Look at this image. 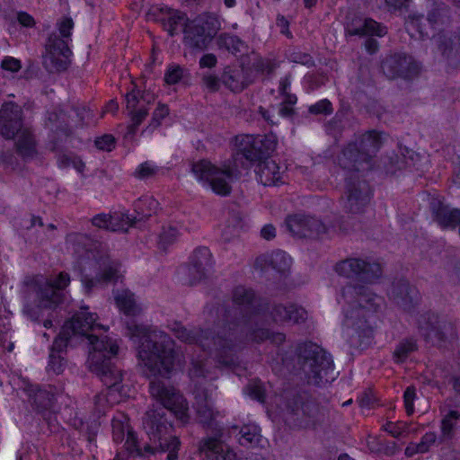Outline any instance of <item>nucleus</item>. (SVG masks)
I'll return each instance as SVG.
<instances>
[{
    "label": "nucleus",
    "mask_w": 460,
    "mask_h": 460,
    "mask_svg": "<svg viewBox=\"0 0 460 460\" xmlns=\"http://www.w3.org/2000/svg\"><path fill=\"white\" fill-rule=\"evenodd\" d=\"M259 306L252 290L238 287L234 291L233 308L217 309V313L224 312V319L214 331L187 330L177 322L169 326L176 338L187 343H199L211 358L193 359L190 369V376L196 383L193 394L198 419L208 427H212L214 422L217 426V420L222 414L213 407L212 389L202 387L199 379L214 380L217 377L219 367L234 365L244 338L255 342L270 339L275 344H281L286 339L281 332L270 333L269 330L259 326L261 319Z\"/></svg>",
    "instance_id": "f257e3e1"
},
{
    "label": "nucleus",
    "mask_w": 460,
    "mask_h": 460,
    "mask_svg": "<svg viewBox=\"0 0 460 460\" xmlns=\"http://www.w3.org/2000/svg\"><path fill=\"white\" fill-rule=\"evenodd\" d=\"M96 313L89 311L88 306H82L71 319L65 322L61 332L53 342V349L62 350L69 343L77 340L88 341L87 367L91 372H102L107 367L106 361L114 358L119 352L116 340L104 335L109 330L98 322Z\"/></svg>",
    "instance_id": "f03ea898"
},
{
    "label": "nucleus",
    "mask_w": 460,
    "mask_h": 460,
    "mask_svg": "<svg viewBox=\"0 0 460 460\" xmlns=\"http://www.w3.org/2000/svg\"><path fill=\"white\" fill-rule=\"evenodd\" d=\"M427 18L412 14L406 21V30L412 38H429L447 58L460 60V35L449 30V9L445 4L430 3Z\"/></svg>",
    "instance_id": "7ed1b4c3"
},
{
    "label": "nucleus",
    "mask_w": 460,
    "mask_h": 460,
    "mask_svg": "<svg viewBox=\"0 0 460 460\" xmlns=\"http://www.w3.org/2000/svg\"><path fill=\"white\" fill-rule=\"evenodd\" d=\"M127 329V335L138 345V358L149 375L169 377L177 358L172 340L162 331L134 323H128Z\"/></svg>",
    "instance_id": "20e7f679"
},
{
    "label": "nucleus",
    "mask_w": 460,
    "mask_h": 460,
    "mask_svg": "<svg viewBox=\"0 0 460 460\" xmlns=\"http://www.w3.org/2000/svg\"><path fill=\"white\" fill-rule=\"evenodd\" d=\"M343 313V336L353 341L368 330L367 317L383 303L381 296L373 293L368 287L348 285L341 289L337 298Z\"/></svg>",
    "instance_id": "39448f33"
},
{
    "label": "nucleus",
    "mask_w": 460,
    "mask_h": 460,
    "mask_svg": "<svg viewBox=\"0 0 460 460\" xmlns=\"http://www.w3.org/2000/svg\"><path fill=\"white\" fill-rule=\"evenodd\" d=\"M297 375L310 385H323L335 379L332 357L320 346L305 342L297 348Z\"/></svg>",
    "instance_id": "423d86ee"
},
{
    "label": "nucleus",
    "mask_w": 460,
    "mask_h": 460,
    "mask_svg": "<svg viewBox=\"0 0 460 460\" xmlns=\"http://www.w3.org/2000/svg\"><path fill=\"white\" fill-rule=\"evenodd\" d=\"M69 283L70 277L65 272L51 278L41 275L27 277L24 280L26 309L31 310L29 303L32 302L39 309L55 310L63 301L62 290Z\"/></svg>",
    "instance_id": "0eeeda50"
},
{
    "label": "nucleus",
    "mask_w": 460,
    "mask_h": 460,
    "mask_svg": "<svg viewBox=\"0 0 460 460\" xmlns=\"http://www.w3.org/2000/svg\"><path fill=\"white\" fill-rule=\"evenodd\" d=\"M382 143L380 132H366L348 144L339 155L338 164L349 172L369 170L372 166L371 160L377 154Z\"/></svg>",
    "instance_id": "6e6552de"
},
{
    "label": "nucleus",
    "mask_w": 460,
    "mask_h": 460,
    "mask_svg": "<svg viewBox=\"0 0 460 460\" xmlns=\"http://www.w3.org/2000/svg\"><path fill=\"white\" fill-rule=\"evenodd\" d=\"M0 133L7 139L17 137L16 148L23 157L34 155L35 140L30 128L23 126L22 109L17 104L6 102L0 109Z\"/></svg>",
    "instance_id": "1a4fd4ad"
},
{
    "label": "nucleus",
    "mask_w": 460,
    "mask_h": 460,
    "mask_svg": "<svg viewBox=\"0 0 460 460\" xmlns=\"http://www.w3.org/2000/svg\"><path fill=\"white\" fill-rule=\"evenodd\" d=\"M74 22L71 18H64L58 23V32L49 35L45 46L43 66L51 73L64 71L67 68L71 50L68 43Z\"/></svg>",
    "instance_id": "9d476101"
},
{
    "label": "nucleus",
    "mask_w": 460,
    "mask_h": 460,
    "mask_svg": "<svg viewBox=\"0 0 460 460\" xmlns=\"http://www.w3.org/2000/svg\"><path fill=\"white\" fill-rule=\"evenodd\" d=\"M191 171L204 188L220 196H228L236 180L234 169L226 164L217 165L208 160H200L192 164Z\"/></svg>",
    "instance_id": "9b49d317"
},
{
    "label": "nucleus",
    "mask_w": 460,
    "mask_h": 460,
    "mask_svg": "<svg viewBox=\"0 0 460 460\" xmlns=\"http://www.w3.org/2000/svg\"><path fill=\"white\" fill-rule=\"evenodd\" d=\"M151 396L159 402L164 409L170 411L175 418L185 424L190 420L189 404L184 396L173 386L160 380H153L149 385Z\"/></svg>",
    "instance_id": "f8f14e48"
},
{
    "label": "nucleus",
    "mask_w": 460,
    "mask_h": 460,
    "mask_svg": "<svg viewBox=\"0 0 460 460\" xmlns=\"http://www.w3.org/2000/svg\"><path fill=\"white\" fill-rule=\"evenodd\" d=\"M87 260L86 264L90 268H96L94 275L84 273L82 277V282L87 290L117 282L122 277V265L108 255L91 260L88 254Z\"/></svg>",
    "instance_id": "ddd939ff"
},
{
    "label": "nucleus",
    "mask_w": 460,
    "mask_h": 460,
    "mask_svg": "<svg viewBox=\"0 0 460 460\" xmlns=\"http://www.w3.org/2000/svg\"><path fill=\"white\" fill-rule=\"evenodd\" d=\"M142 425L150 441L147 445L164 447V441L172 437V425L165 418L164 410L162 408H150L143 418Z\"/></svg>",
    "instance_id": "4468645a"
},
{
    "label": "nucleus",
    "mask_w": 460,
    "mask_h": 460,
    "mask_svg": "<svg viewBox=\"0 0 460 460\" xmlns=\"http://www.w3.org/2000/svg\"><path fill=\"white\" fill-rule=\"evenodd\" d=\"M107 367L103 371L93 372L96 374L107 386V389L95 396L94 405L99 414L104 412L109 405H112L119 402L116 393L119 385L122 380L120 370L111 364V359L105 360Z\"/></svg>",
    "instance_id": "2eb2a0df"
},
{
    "label": "nucleus",
    "mask_w": 460,
    "mask_h": 460,
    "mask_svg": "<svg viewBox=\"0 0 460 460\" xmlns=\"http://www.w3.org/2000/svg\"><path fill=\"white\" fill-rule=\"evenodd\" d=\"M418 329L425 340L441 342L455 334L453 324L444 316L434 313H425L418 319Z\"/></svg>",
    "instance_id": "dca6fc26"
},
{
    "label": "nucleus",
    "mask_w": 460,
    "mask_h": 460,
    "mask_svg": "<svg viewBox=\"0 0 460 460\" xmlns=\"http://www.w3.org/2000/svg\"><path fill=\"white\" fill-rule=\"evenodd\" d=\"M335 270L345 278L367 283L373 282L381 275V267L378 263L355 258L339 262Z\"/></svg>",
    "instance_id": "f3484780"
},
{
    "label": "nucleus",
    "mask_w": 460,
    "mask_h": 460,
    "mask_svg": "<svg viewBox=\"0 0 460 460\" xmlns=\"http://www.w3.org/2000/svg\"><path fill=\"white\" fill-rule=\"evenodd\" d=\"M382 70L389 79H411L419 74L420 66L411 56L399 53L385 58Z\"/></svg>",
    "instance_id": "a211bd4d"
},
{
    "label": "nucleus",
    "mask_w": 460,
    "mask_h": 460,
    "mask_svg": "<svg viewBox=\"0 0 460 460\" xmlns=\"http://www.w3.org/2000/svg\"><path fill=\"white\" fill-rule=\"evenodd\" d=\"M371 190L366 181L348 178L346 198L343 199V208L351 214L364 212L370 201Z\"/></svg>",
    "instance_id": "6ab92c4d"
},
{
    "label": "nucleus",
    "mask_w": 460,
    "mask_h": 460,
    "mask_svg": "<svg viewBox=\"0 0 460 460\" xmlns=\"http://www.w3.org/2000/svg\"><path fill=\"white\" fill-rule=\"evenodd\" d=\"M287 226L294 235L300 237H313L325 231V226L322 221L305 215L288 217Z\"/></svg>",
    "instance_id": "aec40b11"
},
{
    "label": "nucleus",
    "mask_w": 460,
    "mask_h": 460,
    "mask_svg": "<svg viewBox=\"0 0 460 460\" xmlns=\"http://www.w3.org/2000/svg\"><path fill=\"white\" fill-rule=\"evenodd\" d=\"M213 37L212 31L205 27L203 19L197 18L185 28L184 43L194 50L207 49Z\"/></svg>",
    "instance_id": "412c9836"
},
{
    "label": "nucleus",
    "mask_w": 460,
    "mask_h": 460,
    "mask_svg": "<svg viewBox=\"0 0 460 460\" xmlns=\"http://www.w3.org/2000/svg\"><path fill=\"white\" fill-rule=\"evenodd\" d=\"M270 316L277 324L292 325L304 322L307 313L303 307L294 304H279L271 306Z\"/></svg>",
    "instance_id": "4be33fe9"
},
{
    "label": "nucleus",
    "mask_w": 460,
    "mask_h": 460,
    "mask_svg": "<svg viewBox=\"0 0 460 460\" xmlns=\"http://www.w3.org/2000/svg\"><path fill=\"white\" fill-rule=\"evenodd\" d=\"M112 435L116 442H121L126 437L125 447L129 452L143 455L142 447L139 445L135 433L130 429L127 417L119 413L112 420Z\"/></svg>",
    "instance_id": "5701e85b"
},
{
    "label": "nucleus",
    "mask_w": 460,
    "mask_h": 460,
    "mask_svg": "<svg viewBox=\"0 0 460 460\" xmlns=\"http://www.w3.org/2000/svg\"><path fill=\"white\" fill-rule=\"evenodd\" d=\"M213 269L212 254L208 248L199 247L196 249L190 258L189 273L190 283L194 284L207 277Z\"/></svg>",
    "instance_id": "b1692460"
},
{
    "label": "nucleus",
    "mask_w": 460,
    "mask_h": 460,
    "mask_svg": "<svg viewBox=\"0 0 460 460\" xmlns=\"http://www.w3.org/2000/svg\"><path fill=\"white\" fill-rule=\"evenodd\" d=\"M258 181L264 186H273L283 182L285 169L274 160L266 158L257 160L254 169Z\"/></svg>",
    "instance_id": "393cba45"
},
{
    "label": "nucleus",
    "mask_w": 460,
    "mask_h": 460,
    "mask_svg": "<svg viewBox=\"0 0 460 460\" xmlns=\"http://www.w3.org/2000/svg\"><path fill=\"white\" fill-rule=\"evenodd\" d=\"M291 263V258L285 252L277 251L260 255L255 261V267L265 272L274 270L285 273L290 269Z\"/></svg>",
    "instance_id": "a878e982"
},
{
    "label": "nucleus",
    "mask_w": 460,
    "mask_h": 460,
    "mask_svg": "<svg viewBox=\"0 0 460 460\" xmlns=\"http://www.w3.org/2000/svg\"><path fill=\"white\" fill-rule=\"evenodd\" d=\"M389 296L391 299L405 311H410L419 299L417 290L404 280L393 284Z\"/></svg>",
    "instance_id": "bb28decb"
},
{
    "label": "nucleus",
    "mask_w": 460,
    "mask_h": 460,
    "mask_svg": "<svg viewBox=\"0 0 460 460\" xmlns=\"http://www.w3.org/2000/svg\"><path fill=\"white\" fill-rule=\"evenodd\" d=\"M263 137L261 136L240 135L235 137L234 144L236 149L241 153L246 160L250 162H257L262 157Z\"/></svg>",
    "instance_id": "cd10ccee"
},
{
    "label": "nucleus",
    "mask_w": 460,
    "mask_h": 460,
    "mask_svg": "<svg viewBox=\"0 0 460 460\" xmlns=\"http://www.w3.org/2000/svg\"><path fill=\"white\" fill-rule=\"evenodd\" d=\"M92 223L98 228L116 232L128 230L133 225V220L124 213L99 214L92 219Z\"/></svg>",
    "instance_id": "c85d7f7f"
},
{
    "label": "nucleus",
    "mask_w": 460,
    "mask_h": 460,
    "mask_svg": "<svg viewBox=\"0 0 460 460\" xmlns=\"http://www.w3.org/2000/svg\"><path fill=\"white\" fill-rule=\"evenodd\" d=\"M435 220L443 229H454L460 225V210L438 200L431 203Z\"/></svg>",
    "instance_id": "c756f323"
},
{
    "label": "nucleus",
    "mask_w": 460,
    "mask_h": 460,
    "mask_svg": "<svg viewBox=\"0 0 460 460\" xmlns=\"http://www.w3.org/2000/svg\"><path fill=\"white\" fill-rule=\"evenodd\" d=\"M208 460H237L235 454L217 438H208L199 447Z\"/></svg>",
    "instance_id": "7c9ffc66"
},
{
    "label": "nucleus",
    "mask_w": 460,
    "mask_h": 460,
    "mask_svg": "<svg viewBox=\"0 0 460 460\" xmlns=\"http://www.w3.org/2000/svg\"><path fill=\"white\" fill-rule=\"evenodd\" d=\"M420 161V155L413 150L404 149L402 151L401 155H396L395 159L391 158L388 165V172L391 173L396 172L404 169L419 170L420 166L418 162Z\"/></svg>",
    "instance_id": "2f4dec72"
},
{
    "label": "nucleus",
    "mask_w": 460,
    "mask_h": 460,
    "mask_svg": "<svg viewBox=\"0 0 460 460\" xmlns=\"http://www.w3.org/2000/svg\"><path fill=\"white\" fill-rule=\"evenodd\" d=\"M117 307L125 315L135 316L141 313L142 308L137 303L134 294L128 289L118 290L114 293Z\"/></svg>",
    "instance_id": "473e14b6"
},
{
    "label": "nucleus",
    "mask_w": 460,
    "mask_h": 460,
    "mask_svg": "<svg viewBox=\"0 0 460 460\" xmlns=\"http://www.w3.org/2000/svg\"><path fill=\"white\" fill-rule=\"evenodd\" d=\"M441 413V421H440V440H449L452 439L456 429L457 427V423L460 420V412L456 410H448L447 411L445 408L440 409Z\"/></svg>",
    "instance_id": "72a5a7b5"
},
{
    "label": "nucleus",
    "mask_w": 460,
    "mask_h": 460,
    "mask_svg": "<svg viewBox=\"0 0 460 460\" xmlns=\"http://www.w3.org/2000/svg\"><path fill=\"white\" fill-rule=\"evenodd\" d=\"M186 14L177 11L169 9L166 16L164 18V26L171 36L183 32L185 34V28L190 23Z\"/></svg>",
    "instance_id": "f704fd0d"
},
{
    "label": "nucleus",
    "mask_w": 460,
    "mask_h": 460,
    "mask_svg": "<svg viewBox=\"0 0 460 460\" xmlns=\"http://www.w3.org/2000/svg\"><path fill=\"white\" fill-rule=\"evenodd\" d=\"M346 31L348 34L354 36L371 35L382 37L386 33V29L372 19H365L364 21H359L358 26L353 24L348 25Z\"/></svg>",
    "instance_id": "c9c22d12"
},
{
    "label": "nucleus",
    "mask_w": 460,
    "mask_h": 460,
    "mask_svg": "<svg viewBox=\"0 0 460 460\" xmlns=\"http://www.w3.org/2000/svg\"><path fill=\"white\" fill-rule=\"evenodd\" d=\"M164 447H155V445H145L142 448L143 455L141 456L154 455L156 452H168L167 460H176L177 450L180 447V440L177 437H170V439L165 440Z\"/></svg>",
    "instance_id": "e433bc0d"
},
{
    "label": "nucleus",
    "mask_w": 460,
    "mask_h": 460,
    "mask_svg": "<svg viewBox=\"0 0 460 460\" xmlns=\"http://www.w3.org/2000/svg\"><path fill=\"white\" fill-rule=\"evenodd\" d=\"M444 440H440L435 432H427L424 434L419 443L410 444L405 450L409 456L413 454H423L428 452L430 447L436 444H440Z\"/></svg>",
    "instance_id": "4c0bfd02"
},
{
    "label": "nucleus",
    "mask_w": 460,
    "mask_h": 460,
    "mask_svg": "<svg viewBox=\"0 0 460 460\" xmlns=\"http://www.w3.org/2000/svg\"><path fill=\"white\" fill-rule=\"evenodd\" d=\"M222 80L225 85L234 92L242 91L245 86L242 70L226 71L222 75Z\"/></svg>",
    "instance_id": "58836bf2"
},
{
    "label": "nucleus",
    "mask_w": 460,
    "mask_h": 460,
    "mask_svg": "<svg viewBox=\"0 0 460 460\" xmlns=\"http://www.w3.org/2000/svg\"><path fill=\"white\" fill-rule=\"evenodd\" d=\"M158 201L153 197H143L135 203V210L140 218L148 217L158 208Z\"/></svg>",
    "instance_id": "ea45409f"
},
{
    "label": "nucleus",
    "mask_w": 460,
    "mask_h": 460,
    "mask_svg": "<svg viewBox=\"0 0 460 460\" xmlns=\"http://www.w3.org/2000/svg\"><path fill=\"white\" fill-rule=\"evenodd\" d=\"M240 434L239 443L242 446H252L253 444L260 443L261 439L260 429L256 425H246L243 427Z\"/></svg>",
    "instance_id": "a19ab883"
},
{
    "label": "nucleus",
    "mask_w": 460,
    "mask_h": 460,
    "mask_svg": "<svg viewBox=\"0 0 460 460\" xmlns=\"http://www.w3.org/2000/svg\"><path fill=\"white\" fill-rule=\"evenodd\" d=\"M417 349L415 341L407 339L402 341L394 351V359L397 363L403 362L408 356Z\"/></svg>",
    "instance_id": "79ce46f5"
},
{
    "label": "nucleus",
    "mask_w": 460,
    "mask_h": 460,
    "mask_svg": "<svg viewBox=\"0 0 460 460\" xmlns=\"http://www.w3.org/2000/svg\"><path fill=\"white\" fill-rule=\"evenodd\" d=\"M161 168L151 161L140 164L135 170L134 175L140 180H146L157 175Z\"/></svg>",
    "instance_id": "37998d69"
},
{
    "label": "nucleus",
    "mask_w": 460,
    "mask_h": 460,
    "mask_svg": "<svg viewBox=\"0 0 460 460\" xmlns=\"http://www.w3.org/2000/svg\"><path fill=\"white\" fill-rule=\"evenodd\" d=\"M178 236L179 231L176 227L172 226H164L159 235L158 244L160 248L165 250L177 240Z\"/></svg>",
    "instance_id": "c03bdc74"
},
{
    "label": "nucleus",
    "mask_w": 460,
    "mask_h": 460,
    "mask_svg": "<svg viewBox=\"0 0 460 460\" xmlns=\"http://www.w3.org/2000/svg\"><path fill=\"white\" fill-rule=\"evenodd\" d=\"M30 397L32 399V402L38 407L44 408L50 402V394L41 389H30Z\"/></svg>",
    "instance_id": "a18cd8bd"
},
{
    "label": "nucleus",
    "mask_w": 460,
    "mask_h": 460,
    "mask_svg": "<svg viewBox=\"0 0 460 460\" xmlns=\"http://www.w3.org/2000/svg\"><path fill=\"white\" fill-rule=\"evenodd\" d=\"M182 67L178 65H171L164 75V80L168 84H175L182 78Z\"/></svg>",
    "instance_id": "49530a36"
},
{
    "label": "nucleus",
    "mask_w": 460,
    "mask_h": 460,
    "mask_svg": "<svg viewBox=\"0 0 460 460\" xmlns=\"http://www.w3.org/2000/svg\"><path fill=\"white\" fill-rule=\"evenodd\" d=\"M245 392L252 398L262 402L264 400V389L262 384L259 381L251 382L245 388Z\"/></svg>",
    "instance_id": "de8ad7c7"
},
{
    "label": "nucleus",
    "mask_w": 460,
    "mask_h": 460,
    "mask_svg": "<svg viewBox=\"0 0 460 460\" xmlns=\"http://www.w3.org/2000/svg\"><path fill=\"white\" fill-rule=\"evenodd\" d=\"M309 112L312 114L330 115L333 109L332 103L327 99L321 100L309 107Z\"/></svg>",
    "instance_id": "09e8293b"
},
{
    "label": "nucleus",
    "mask_w": 460,
    "mask_h": 460,
    "mask_svg": "<svg viewBox=\"0 0 460 460\" xmlns=\"http://www.w3.org/2000/svg\"><path fill=\"white\" fill-rule=\"evenodd\" d=\"M288 58L291 62L302 64L307 66L314 65V60L309 54L298 50L290 52Z\"/></svg>",
    "instance_id": "8fccbe9b"
},
{
    "label": "nucleus",
    "mask_w": 460,
    "mask_h": 460,
    "mask_svg": "<svg viewBox=\"0 0 460 460\" xmlns=\"http://www.w3.org/2000/svg\"><path fill=\"white\" fill-rule=\"evenodd\" d=\"M415 398V389L413 387H408L403 394L404 407L408 415H411L414 412L413 402Z\"/></svg>",
    "instance_id": "3c124183"
},
{
    "label": "nucleus",
    "mask_w": 460,
    "mask_h": 460,
    "mask_svg": "<svg viewBox=\"0 0 460 460\" xmlns=\"http://www.w3.org/2000/svg\"><path fill=\"white\" fill-rule=\"evenodd\" d=\"M95 146L100 150L111 151L115 146V139L111 135H104L96 138Z\"/></svg>",
    "instance_id": "603ef678"
},
{
    "label": "nucleus",
    "mask_w": 460,
    "mask_h": 460,
    "mask_svg": "<svg viewBox=\"0 0 460 460\" xmlns=\"http://www.w3.org/2000/svg\"><path fill=\"white\" fill-rule=\"evenodd\" d=\"M169 113V109L165 104H158L157 108L155 110L152 118L151 125L153 127H158L161 124L162 119H164Z\"/></svg>",
    "instance_id": "864d4df0"
},
{
    "label": "nucleus",
    "mask_w": 460,
    "mask_h": 460,
    "mask_svg": "<svg viewBox=\"0 0 460 460\" xmlns=\"http://www.w3.org/2000/svg\"><path fill=\"white\" fill-rule=\"evenodd\" d=\"M1 67L5 71L14 73L21 69L22 65L19 59L13 57H5L2 60Z\"/></svg>",
    "instance_id": "5fc2aeb1"
},
{
    "label": "nucleus",
    "mask_w": 460,
    "mask_h": 460,
    "mask_svg": "<svg viewBox=\"0 0 460 460\" xmlns=\"http://www.w3.org/2000/svg\"><path fill=\"white\" fill-rule=\"evenodd\" d=\"M58 349H54L52 348V353L49 355V369L52 370L55 374H59L63 371V363L62 358L59 355L54 354V351Z\"/></svg>",
    "instance_id": "6e6d98bb"
},
{
    "label": "nucleus",
    "mask_w": 460,
    "mask_h": 460,
    "mask_svg": "<svg viewBox=\"0 0 460 460\" xmlns=\"http://www.w3.org/2000/svg\"><path fill=\"white\" fill-rule=\"evenodd\" d=\"M384 429L391 436L399 438L404 431V425L402 423L387 422Z\"/></svg>",
    "instance_id": "4d7b16f0"
},
{
    "label": "nucleus",
    "mask_w": 460,
    "mask_h": 460,
    "mask_svg": "<svg viewBox=\"0 0 460 460\" xmlns=\"http://www.w3.org/2000/svg\"><path fill=\"white\" fill-rule=\"evenodd\" d=\"M133 121V127L137 128L146 117L147 110L144 107H139L133 111H129Z\"/></svg>",
    "instance_id": "13d9d810"
},
{
    "label": "nucleus",
    "mask_w": 460,
    "mask_h": 460,
    "mask_svg": "<svg viewBox=\"0 0 460 460\" xmlns=\"http://www.w3.org/2000/svg\"><path fill=\"white\" fill-rule=\"evenodd\" d=\"M126 102H127V110L128 111H133L137 109V105L139 103L138 100V92L133 89L126 95Z\"/></svg>",
    "instance_id": "bf43d9fd"
},
{
    "label": "nucleus",
    "mask_w": 460,
    "mask_h": 460,
    "mask_svg": "<svg viewBox=\"0 0 460 460\" xmlns=\"http://www.w3.org/2000/svg\"><path fill=\"white\" fill-rule=\"evenodd\" d=\"M358 403L362 408H371L375 404V397L371 392H365L358 398Z\"/></svg>",
    "instance_id": "052dcab7"
},
{
    "label": "nucleus",
    "mask_w": 460,
    "mask_h": 460,
    "mask_svg": "<svg viewBox=\"0 0 460 460\" xmlns=\"http://www.w3.org/2000/svg\"><path fill=\"white\" fill-rule=\"evenodd\" d=\"M203 83L206 85L207 88H208L211 91H216L218 89L219 86V80L218 78L211 74H206L203 76Z\"/></svg>",
    "instance_id": "680f3d73"
},
{
    "label": "nucleus",
    "mask_w": 460,
    "mask_h": 460,
    "mask_svg": "<svg viewBox=\"0 0 460 460\" xmlns=\"http://www.w3.org/2000/svg\"><path fill=\"white\" fill-rule=\"evenodd\" d=\"M17 20H18L19 23L24 27L31 28L35 25L34 18L31 14H29L25 12L18 13Z\"/></svg>",
    "instance_id": "e2e57ef3"
},
{
    "label": "nucleus",
    "mask_w": 460,
    "mask_h": 460,
    "mask_svg": "<svg viewBox=\"0 0 460 460\" xmlns=\"http://www.w3.org/2000/svg\"><path fill=\"white\" fill-rule=\"evenodd\" d=\"M217 58L214 54H206L199 60V66L201 68H211L217 65Z\"/></svg>",
    "instance_id": "0e129e2a"
},
{
    "label": "nucleus",
    "mask_w": 460,
    "mask_h": 460,
    "mask_svg": "<svg viewBox=\"0 0 460 460\" xmlns=\"http://www.w3.org/2000/svg\"><path fill=\"white\" fill-rule=\"evenodd\" d=\"M99 425L100 424L95 420L92 422L90 425L88 423L82 422L79 429L82 432L88 434L89 438H91L95 436V434L97 433Z\"/></svg>",
    "instance_id": "69168bd1"
},
{
    "label": "nucleus",
    "mask_w": 460,
    "mask_h": 460,
    "mask_svg": "<svg viewBox=\"0 0 460 460\" xmlns=\"http://www.w3.org/2000/svg\"><path fill=\"white\" fill-rule=\"evenodd\" d=\"M261 236L266 240H270L276 235V229L271 225H266L261 231Z\"/></svg>",
    "instance_id": "338daca9"
},
{
    "label": "nucleus",
    "mask_w": 460,
    "mask_h": 460,
    "mask_svg": "<svg viewBox=\"0 0 460 460\" xmlns=\"http://www.w3.org/2000/svg\"><path fill=\"white\" fill-rule=\"evenodd\" d=\"M290 85H291V81H290L289 76H285V77L281 78L279 81V93L281 95H283V94L289 93Z\"/></svg>",
    "instance_id": "774afa93"
}]
</instances>
